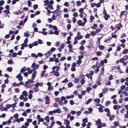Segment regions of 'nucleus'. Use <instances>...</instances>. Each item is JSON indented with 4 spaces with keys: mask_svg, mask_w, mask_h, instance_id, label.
Masks as SVG:
<instances>
[{
    "mask_svg": "<svg viewBox=\"0 0 128 128\" xmlns=\"http://www.w3.org/2000/svg\"><path fill=\"white\" fill-rule=\"evenodd\" d=\"M77 24L79 26H84L85 24V23L82 22V21L80 20H78L77 22Z\"/></svg>",
    "mask_w": 128,
    "mask_h": 128,
    "instance_id": "nucleus-1",
    "label": "nucleus"
},
{
    "mask_svg": "<svg viewBox=\"0 0 128 128\" xmlns=\"http://www.w3.org/2000/svg\"><path fill=\"white\" fill-rule=\"evenodd\" d=\"M32 80V79H28V81H26L24 85L25 86H26V85H27L29 83H33L34 81L33 80Z\"/></svg>",
    "mask_w": 128,
    "mask_h": 128,
    "instance_id": "nucleus-2",
    "label": "nucleus"
},
{
    "mask_svg": "<svg viewBox=\"0 0 128 128\" xmlns=\"http://www.w3.org/2000/svg\"><path fill=\"white\" fill-rule=\"evenodd\" d=\"M127 14V12L126 11H122L120 14L119 15V16L120 18H121L123 15L125 16H126V15Z\"/></svg>",
    "mask_w": 128,
    "mask_h": 128,
    "instance_id": "nucleus-3",
    "label": "nucleus"
},
{
    "mask_svg": "<svg viewBox=\"0 0 128 128\" xmlns=\"http://www.w3.org/2000/svg\"><path fill=\"white\" fill-rule=\"evenodd\" d=\"M37 72L35 70H34V72L32 73V75L31 79L34 80V78L36 77V74L37 73Z\"/></svg>",
    "mask_w": 128,
    "mask_h": 128,
    "instance_id": "nucleus-4",
    "label": "nucleus"
},
{
    "mask_svg": "<svg viewBox=\"0 0 128 128\" xmlns=\"http://www.w3.org/2000/svg\"><path fill=\"white\" fill-rule=\"evenodd\" d=\"M45 99L46 100V101L45 102V104H49L50 103V98L49 96H46L45 97Z\"/></svg>",
    "mask_w": 128,
    "mask_h": 128,
    "instance_id": "nucleus-5",
    "label": "nucleus"
},
{
    "mask_svg": "<svg viewBox=\"0 0 128 128\" xmlns=\"http://www.w3.org/2000/svg\"><path fill=\"white\" fill-rule=\"evenodd\" d=\"M21 73H19L16 76V78H18V80L20 81L22 80L23 79L22 76H21Z\"/></svg>",
    "mask_w": 128,
    "mask_h": 128,
    "instance_id": "nucleus-6",
    "label": "nucleus"
},
{
    "mask_svg": "<svg viewBox=\"0 0 128 128\" xmlns=\"http://www.w3.org/2000/svg\"><path fill=\"white\" fill-rule=\"evenodd\" d=\"M53 111L54 113H57L58 114H60L61 112L60 109L58 108L57 109H55Z\"/></svg>",
    "mask_w": 128,
    "mask_h": 128,
    "instance_id": "nucleus-7",
    "label": "nucleus"
},
{
    "mask_svg": "<svg viewBox=\"0 0 128 128\" xmlns=\"http://www.w3.org/2000/svg\"><path fill=\"white\" fill-rule=\"evenodd\" d=\"M23 11L21 10H19L18 11H16L13 12V14H14L18 15L22 13Z\"/></svg>",
    "mask_w": 128,
    "mask_h": 128,
    "instance_id": "nucleus-8",
    "label": "nucleus"
},
{
    "mask_svg": "<svg viewBox=\"0 0 128 128\" xmlns=\"http://www.w3.org/2000/svg\"><path fill=\"white\" fill-rule=\"evenodd\" d=\"M118 25V26L116 27V29L118 30H119L120 29V27H122V25L121 22H120L118 24H116V25Z\"/></svg>",
    "mask_w": 128,
    "mask_h": 128,
    "instance_id": "nucleus-9",
    "label": "nucleus"
},
{
    "mask_svg": "<svg viewBox=\"0 0 128 128\" xmlns=\"http://www.w3.org/2000/svg\"><path fill=\"white\" fill-rule=\"evenodd\" d=\"M46 70H43L41 71V72L40 74V77L42 78L45 75V72H46Z\"/></svg>",
    "mask_w": 128,
    "mask_h": 128,
    "instance_id": "nucleus-10",
    "label": "nucleus"
},
{
    "mask_svg": "<svg viewBox=\"0 0 128 128\" xmlns=\"http://www.w3.org/2000/svg\"><path fill=\"white\" fill-rule=\"evenodd\" d=\"M104 15V19L106 20H108V18L110 17V15L108 14Z\"/></svg>",
    "mask_w": 128,
    "mask_h": 128,
    "instance_id": "nucleus-11",
    "label": "nucleus"
},
{
    "mask_svg": "<svg viewBox=\"0 0 128 128\" xmlns=\"http://www.w3.org/2000/svg\"><path fill=\"white\" fill-rule=\"evenodd\" d=\"M96 122L98 125L101 124H102L101 120L100 119H98V120L96 121Z\"/></svg>",
    "mask_w": 128,
    "mask_h": 128,
    "instance_id": "nucleus-12",
    "label": "nucleus"
},
{
    "mask_svg": "<svg viewBox=\"0 0 128 128\" xmlns=\"http://www.w3.org/2000/svg\"><path fill=\"white\" fill-rule=\"evenodd\" d=\"M54 75L57 77H58L60 76V74L58 72L55 70L54 72Z\"/></svg>",
    "mask_w": 128,
    "mask_h": 128,
    "instance_id": "nucleus-13",
    "label": "nucleus"
},
{
    "mask_svg": "<svg viewBox=\"0 0 128 128\" xmlns=\"http://www.w3.org/2000/svg\"><path fill=\"white\" fill-rule=\"evenodd\" d=\"M112 36L111 37V38H117V36L116 34H114V32H112Z\"/></svg>",
    "mask_w": 128,
    "mask_h": 128,
    "instance_id": "nucleus-14",
    "label": "nucleus"
},
{
    "mask_svg": "<svg viewBox=\"0 0 128 128\" xmlns=\"http://www.w3.org/2000/svg\"><path fill=\"white\" fill-rule=\"evenodd\" d=\"M64 122H65V124L66 126L69 125L70 124V121L68 120H64Z\"/></svg>",
    "mask_w": 128,
    "mask_h": 128,
    "instance_id": "nucleus-15",
    "label": "nucleus"
},
{
    "mask_svg": "<svg viewBox=\"0 0 128 128\" xmlns=\"http://www.w3.org/2000/svg\"><path fill=\"white\" fill-rule=\"evenodd\" d=\"M128 52V49L125 48L122 51V54H127Z\"/></svg>",
    "mask_w": 128,
    "mask_h": 128,
    "instance_id": "nucleus-16",
    "label": "nucleus"
},
{
    "mask_svg": "<svg viewBox=\"0 0 128 128\" xmlns=\"http://www.w3.org/2000/svg\"><path fill=\"white\" fill-rule=\"evenodd\" d=\"M97 25L95 24H93V26H92L91 27V28H92L95 29L97 27Z\"/></svg>",
    "mask_w": 128,
    "mask_h": 128,
    "instance_id": "nucleus-17",
    "label": "nucleus"
},
{
    "mask_svg": "<svg viewBox=\"0 0 128 128\" xmlns=\"http://www.w3.org/2000/svg\"><path fill=\"white\" fill-rule=\"evenodd\" d=\"M44 119L48 123L49 122V117L48 116H46L45 117Z\"/></svg>",
    "mask_w": 128,
    "mask_h": 128,
    "instance_id": "nucleus-18",
    "label": "nucleus"
},
{
    "mask_svg": "<svg viewBox=\"0 0 128 128\" xmlns=\"http://www.w3.org/2000/svg\"><path fill=\"white\" fill-rule=\"evenodd\" d=\"M102 36L101 38L100 37V38H97L98 43H97V44L99 45L100 44V40L102 38Z\"/></svg>",
    "mask_w": 128,
    "mask_h": 128,
    "instance_id": "nucleus-19",
    "label": "nucleus"
},
{
    "mask_svg": "<svg viewBox=\"0 0 128 128\" xmlns=\"http://www.w3.org/2000/svg\"><path fill=\"white\" fill-rule=\"evenodd\" d=\"M90 74H86V77H87L88 79H90L91 80H92V76H90Z\"/></svg>",
    "mask_w": 128,
    "mask_h": 128,
    "instance_id": "nucleus-20",
    "label": "nucleus"
},
{
    "mask_svg": "<svg viewBox=\"0 0 128 128\" xmlns=\"http://www.w3.org/2000/svg\"><path fill=\"white\" fill-rule=\"evenodd\" d=\"M76 5L77 6H81L82 4L80 2V1H77L76 2Z\"/></svg>",
    "mask_w": 128,
    "mask_h": 128,
    "instance_id": "nucleus-21",
    "label": "nucleus"
},
{
    "mask_svg": "<svg viewBox=\"0 0 128 128\" xmlns=\"http://www.w3.org/2000/svg\"><path fill=\"white\" fill-rule=\"evenodd\" d=\"M94 101L97 103H99L100 102V100L99 98H96L94 100Z\"/></svg>",
    "mask_w": 128,
    "mask_h": 128,
    "instance_id": "nucleus-22",
    "label": "nucleus"
},
{
    "mask_svg": "<svg viewBox=\"0 0 128 128\" xmlns=\"http://www.w3.org/2000/svg\"><path fill=\"white\" fill-rule=\"evenodd\" d=\"M92 100V98L88 99L86 103V104H89L91 102Z\"/></svg>",
    "mask_w": 128,
    "mask_h": 128,
    "instance_id": "nucleus-23",
    "label": "nucleus"
},
{
    "mask_svg": "<svg viewBox=\"0 0 128 128\" xmlns=\"http://www.w3.org/2000/svg\"><path fill=\"white\" fill-rule=\"evenodd\" d=\"M12 70V67H8L6 68V70L9 72H11Z\"/></svg>",
    "mask_w": 128,
    "mask_h": 128,
    "instance_id": "nucleus-24",
    "label": "nucleus"
},
{
    "mask_svg": "<svg viewBox=\"0 0 128 128\" xmlns=\"http://www.w3.org/2000/svg\"><path fill=\"white\" fill-rule=\"evenodd\" d=\"M114 115H112V116L111 115L110 116V118H109L110 120V121H112V120H113V119L114 118Z\"/></svg>",
    "mask_w": 128,
    "mask_h": 128,
    "instance_id": "nucleus-25",
    "label": "nucleus"
},
{
    "mask_svg": "<svg viewBox=\"0 0 128 128\" xmlns=\"http://www.w3.org/2000/svg\"><path fill=\"white\" fill-rule=\"evenodd\" d=\"M99 49L100 50H103L104 49V46L103 45H100L99 46Z\"/></svg>",
    "mask_w": 128,
    "mask_h": 128,
    "instance_id": "nucleus-26",
    "label": "nucleus"
},
{
    "mask_svg": "<svg viewBox=\"0 0 128 128\" xmlns=\"http://www.w3.org/2000/svg\"><path fill=\"white\" fill-rule=\"evenodd\" d=\"M19 85L18 83L16 84L15 82H14L12 84V86H18Z\"/></svg>",
    "mask_w": 128,
    "mask_h": 128,
    "instance_id": "nucleus-27",
    "label": "nucleus"
},
{
    "mask_svg": "<svg viewBox=\"0 0 128 128\" xmlns=\"http://www.w3.org/2000/svg\"><path fill=\"white\" fill-rule=\"evenodd\" d=\"M48 7L49 8L50 10H54V8H53V6L52 5H50V4H48Z\"/></svg>",
    "mask_w": 128,
    "mask_h": 128,
    "instance_id": "nucleus-28",
    "label": "nucleus"
},
{
    "mask_svg": "<svg viewBox=\"0 0 128 128\" xmlns=\"http://www.w3.org/2000/svg\"><path fill=\"white\" fill-rule=\"evenodd\" d=\"M88 118H84L82 120V122L84 123H86L88 122Z\"/></svg>",
    "mask_w": 128,
    "mask_h": 128,
    "instance_id": "nucleus-29",
    "label": "nucleus"
},
{
    "mask_svg": "<svg viewBox=\"0 0 128 128\" xmlns=\"http://www.w3.org/2000/svg\"><path fill=\"white\" fill-rule=\"evenodd\" d=\"M97 84L98 86L102 84V82H100V79H99L97 80Z\"/></svg>",
    "mask_w": 128,
    "mask_h": 128,
    "instance_id": "nucleus-30",
    "label": "nucleus"
},
{
    "mask_svg": "<svg viewBox=\"0 0 128 128\" xmlns=\"http://www.w3.org/2000/svg\"><path fill=\"white\" fill-rule=\"evenodd\" d=\"M26 68L25 67H24L20 70V72L21 73H23V72H25L26 70L25 68Z\"/></svg>",
    "mask_w": 128,
    "mask_h": 128,
    "instance_id": "nucleus-31",
    "label": "nucleus"
},
{
    "mask_svg": "<svg viewBox=\"0 0 128 128\" xmlns=\"http://www.w3.org/2000/svg\"><path fill=\"white\" fill-rule=\"evenodd\" d=\"M6 108L7 109L11 107V104H6Z\"/></svg>",
    "mask_w": 128,
    "mask_h": 128,
    "instance_id": "nucleus-32",
    "label": "nucleus"
},
{
    "mask_svg": "<svg viewBox=\"0 0 128 128\" xmlns=\"http://www.w3.org/2000/svg\"><path fill=\"white\" fill-rule=\"evenodd\" d=\"M33 86L32 84H30L28 85H26V87L29 88H30L32 86Z\"/></svg>",
    "mask_w": 128,
    "mask_h": 128,
    "instance_id": "nucleus-33",
    "label": "nucleus"
},
{
    "mask_svg": "<svg viewBox=\"0 0 128 128\" xmlns=\"http://www.w3.org/2000/svg\"><path fill=\"white\" fill-rule=\"evenodd\" d=\"M34 92H37L38 91L39 88L34 87Z\"/></svg>",
    "mask_w": 128,
    "mask_h": 128,
    "instance_id": "nucleus-34",
    "label": "nucleus"
},
{
    "mask_svg": "<svg viewBox=\"0 0 128 128\" xmlns=\"http://www.w3.org/2000/svg\"><path fill=\"white\" fill-rule=\"evenodd\" d=\"M96 67L97 68H99L100 66V64H99V62H96Z\"/></svg>",
    "mask_w": 128,
    "mask_h": 128,
    "instance_id": "nucleus-35",
    "label": "nucleus"
},
{
    "mask_svg": "<svg viewBox=\"0 0 128 128\" xmlns=\"http://www.w3.org/2000/svg\"><path fill=\"white\" fill-rule=\"evenodd\" d=\"M110 104V102L109 101H107L105 103V105L106 106H108Z\"/></svg>",
    "mask_w": 128,
    "mask_h": 128,
    "instance_id": "nucleus-36",
    "label": "nucleus"
},
{
    "mask_svg": "<svg viewBox=\"0 0 128 128\" xmlns=\"http://www.w3.org/2000/svg\"><path fill=\"white\" fill-rule=\"evenodd\" d=\"M86 41L85 40H82L80 42V44H82V45H83L86 43Z\"/></svg>",
    "mask_w": 128,
    "mask_h": 128,
    "instance_id": "nucleus-37",
    "label": "nucleus"
},
{
    "mask_svg": "<svg viewBox=\"0 0 128 128\" xmlns=\"http://www.w3.org/2000/svg\"><path fill=\"white\" fill-rule=\"evenodd\" d=\"M68 88H70L73 86V84L71 82H70L68 84Z\"/></svg>",
    "mask_w": 128,
    "mask_h": 128,
    "instance_id": "nucleus-38",
    "label": "nucleus"
},
{
    "mask_svg": "<svg viewBox=\"0 0 128 128\" xmlns=\"http://www.w3.org/2000/svg\"><path fill=\"white\" fill-rule=\"evenodd\" d=\"M24 36H26L27 37H28L30 36V34L26 32H25L24 33Z\"/></svg>",
    "mask_w": 128,
    "mask_h": 128,
    "instance_id": "nucleus-39",
    "label": "nucleus"
},
{
    "mask_svg": "<svg viewBox=\"0 0 128 128\" xmlns=\"http://www.w3.org/2000/svg\"><path fill=\"white\" fill-rule=\"evenodd\" d=\"M60 44V42L59 41H57L56 43H55V45L56 46L58 47L59 46V44Z\"/></svg>",
    "mask_w": 128,
    "mask_h": 128,
    "instance_id": "nucleus-40",
    "label": "nucleus"
},
{
    "mask_svg": "<svg viewBox=\"0 0 128 128\" xmlns=\"http://www.w3.org/2000/svg\"><path fill=\"white\" fill-rule=\"evenodd\" d=\"M31 56L32 57H34L36 58H37L38 56L37 55L34 53H32L31 54Z\"/></svg>",
    "mask_w": 128,
    "mask_h": 128,
    "instance_id": "nucleus-41",
    "label": "nucleus"
},
{
    "mask_svg": "<svg viewBox=\"0 0 128 128\" xmlns=\"http://www.w3.org/2000/svg\"><path fill=\"white\" fill-rule=\"evenodd\" d=\"M101 54L102 52L100 51H98L96 52V55L98 56H100L101 55Z\"/></svg>",
    "mask_w": 128,
    "mask_h": 128,
    "instance_id": "nucleus-42",
    "label": "nucleus"
},
{
    "mask_svg": "<svg viewBox=\"0 0 128 128\" xmlns=\"http://www.w3.org/2000/svg\"><path fill=\"white\" fill-rule=\"evenodd\" d=\"M113 124L115 126H118V123L117 121H115L113 123Z\"/></svg>",
    "mask_w": 128,
    "mask_h": 128,
    "instance_id": "nucleus-43",
    "label": "nucleus"
},
{
    "mask_svg": "<svg viewBox=\"0 0 128 128\" xmlns=\"http://www.w3.org/2000/svg\"><path fill=\"white\" fill-rule=\"evenodd\" d=\"M96 34V32L94 31H92L90 33V34L92 36H95Z\"/></svg>",
    "mask_w": 128,
    "mask_h": 128,
    "instance_id": "nucleus-44",
    "label": "nucleus"
},
{
    "mask_svg": "<svg viewBox=\"0 0 128 128\" xmlns=\"http://www.w3.org/2000/svg\"><path fill=\"white\" fill-rule=\"evenodd\" d=\"M98 110L100 112H104V110L102 108L100 107L98 108Z\"/></svg>",
    "mask_w": 128,
    "mask_h": 128,
    "instance_id": "nucleus-45",
    "label": "nucleus"
},
{
    "mask_svg": "<svg viewBox=\"0 0 128 128\" xmlns=\"http://www.w3.org/2000/svg\"><path fill=\"white\" fill-rule=\"evenodd\" d=\"M79 81V79L77 78H74V81L75 83H77Z\"/></svg>",
    "mask_w": 128,
    "mask_h": 128,
    "instance_id": "nucleus-46",
    "label": "nucleus"
},
{
    "mask_svg": "<svg viewBox=\"0 0 128 128\" xmlns=\"http://www.w3.org/2000/svg\"><path fill=\"white\" fill-rule=\"evenodd\" d=\"M44 119L42 118H40L38 120V122H44Z\"/></svg>",
    "mask_w": 128,
    "mask_h": 128,
    "instance_id": "nucleus-47",
    "label": "nucleus"
},
{
    "mask_svg": "<svg viewBox=\"0 0 128 128\" xmlns=\"http://www.w3.org/2000/svg\"><path fill=\"white\" fill-rule=\"evenodd\" d=\"M82 62V61L81 60H78L76 62V64H78V66H79L81 64Z\"/></svg>",
    "mask_w": 128,
    "mask_h": 128,
    "instance_id": "nucleus-48",
    "label": "nucleus"
},
{
    "mask_svg": "<svg viewBox=\"0 0 128 128\" xmlns=\"http://www.w3.org/2000/svg\"><path fill=\"white\" fill-rule=\"evenodd\" d=\"M94 72L93 71L90 70L89 74H90V76H92L94 74Z\"/></svg>",
    "mask_w": 128,
    "mask_h": 128,
    "instance_id": "nucleus-49",
    "label": "nucleus"
},
{
    "mask_svg": "<svg viewBox=\"0 0 128 128\" xmlns=\"http://www.w3.org/2000/svg\"><path fill=\"white\" fill-rule=\"evenodd\" d=\"M13 62V61L12 60H9L7 62V63L9 64H11Z\"/></svg>",
    "mask_w": 128,
    "mask_h": 128,
    "instance_id": "nucleus-50",
    "label": "nucleus"
},
{
    "mask_svg": "<svg viewBox=\"0 0 128 128\" xmlns=\"http://www.w3.org/2000/svg\"><path fill=\"white\" fill-rule=\"evenodd\" d=\"M85 82V81L84 80V79H82L80 81V82L81 83V84H84Z\"/></svg>",
    "mask_w": 128,
    "mask_h": 128,
    "instance_id": "nucleus-51",
    "label": "nucleus"
},
{
    "mask_svg": "<svg viewBox=\"0 0 128 128\" xmlns=\"http://www.w3.org/2000/svg\"><path fill=\"white\" fill-rule=\"evenodd\" d=\"M22 94L24 96H27V95L26 93V92L25 91H24L23 92H22Z\"/></svg>",
    "mask_w": 128,
    "mask_h": 128,
    "instance_id": "nucleus-52",
    "label": "nucleus"
},
{
    "mask_svg": "<svg viewBox=\"0 0 128 128\" xmlns=\"http://www.w3.org/2000/svg\"><path fill=\"white\" fill-rule=\"evenodd\" d=\"M49 0H45L43 2H44L46 4V5H48L49 4Z\"/></svg>",
    "mask_w": 128,
    "mask_h": 128,
    "instance_id": "nucleus-53",
    "label": "nucleus"
},
{
    "mask_svg": "<svg viewBox=\"0 0 128 128\" xmlns=\"http://www.w3.org/2000/svg\"><path fill=\"white\" fill-rule=\"evenodd\" d=\"M101 5V4H100V3L98 2L96 4V6L97 8H99L100 6Z\"/></svg>",
    "mask_w": 128,
    "mask_h": 128,
    "instance_id": "nucleus-54",
    "label": "nucleus"
},
{
    "mask_svg": "<svg viewBox=\"0 0 128 128\" xmlns=\"http://www.w3.org/2000/svg\"><path fill=\"white\" fill-rule=\"evenodd\" d=\"M4 3V1L2 0L0 1V6H2Z\"/></svg>",
    "mask_w": 128,
    "mask_h": 128,
    "instance_id": "nucleus-55",
    "label": "nucleus"
},
{
    "mask_svg": "<svg viewBox=\"0 0 128 128\" xmlns=\"http://www.w3.org/2000/svg\"><path fill=\"white\" fill-rule=\"evenodd\" d=\"M66 58L65 56L62 57L60 59V61H62L65 60L66 59Z\"/></svg>",
    "mask_w": 128,
    "mask_h": 128,
    "instance_id": "nucleus-56",
    "label": "nucleus"
},
{
    "mask_svg": "<svg viewBox=\"0 0 128 128\" xmlns=\"http://www.w3.org/2000/svg\"><path fill=\"white\" fill-rule=\"evenodd\" d=\"M108 89L107 88H104L103 89V90H102L103 92L104 93H105L108 90Z\"/></svg>",
    "mask_w": 128,
    "mask_h": 128,
    "instance_id": "nucleus-57",
    "label": "nucleus"
},
{
    "mask_svg": "<svg viewBox=\"0 0 128 128\" xmlns=\"http://www.w3.org/2000/svg\"><path fill=\"white\" fill-rule=\"evenodd\" d=\"M72 21L74 23L76 21V20L74 17H73L72 19Z\"/></svg>",
    "mask_w": 128,
    "mask_h": 128,
    "instance_id": "nucleus-58",
    "label": "nucleus"
},
{
    "mask_svg": "<svg viewBox=\"0 0 128 128\" xmlns=\"http://www.w3.org/2000/svg\"><path fill=\"white\" fill-rule=\"evenodd\" d=\"M79 12L80 13H83L84 12V9L82 8H80L79 10Z\"/></svg>",
    "mask_w": 128,
    "mask_h": 128,
    "instance_id": "nucleus-59",
    "label": "nucleus"
},
{
    "mask_svg": "<svg viewBox=\"0 0 128 128\" xmlns=\"http://www.w3.org/2000/svg\"><path fill=\"white\" fill-rule=\"evenodd\" d=\"M84 76L82 75H80L79 76V78H81L82 79H84Z\"/></svg>",
    "mask_w": 128,
    "mask_h": 128,
    "instance_id": "nucleus-60",
    "label": "nucleus"
},
{
    "mask_svg": "<svg viewBox=\"0 0 128 128\" xmlns=\"http://www.w3.org/2000/svg\"><path fill=\"white\" fill-rule=\"evenodd\" d=\"M92 90V88L90 87H87L86 89V91L87 92H89Z\"/></svg>",
    "mask_w": 128,
    "mask_h": 128,
    "instance_id": "nucleus-61",
    "label": "nucleus"
},
{
    "mask_svg": "<svg viewBox=\"0 0 128 128\" xmlns=\"http://www.w3.org/2000/svg\"><path fill=\"white\" fill-rule=\"evenodd\" d=\"M28 6H31L32 2L30 0H28Z\"/></svg>",
    "mask_w": 128,
    "mask_h": 128,
    "instance_id": "nucleus-62",
    "label": "nucleus"
},
{
    "mask_svg": "<svg viewBox=\"0 0 128 128\" xmlns=\"http://www.w3.org/2000/svg\"><path fill=\"white\" fill-rule=\"evenodd\" d=\"M73 15L74 16V17H76L78 16V14L76 12H74L73 14Z\"/></svg>",
    "mask_w": 128,
    "mask_h": 128,
    "instance_id": "nucleus-63",
    "label": "nucleus"
},
{
    "mask_svg": "<svg viewBox=\"0 0 128 128\" xmlns=\"http://www.w3.org/2000/svg\"><path fill=\"white\" fill-rule=\"evenodd\" d=\"M59 93V92L58 91H55L54 92V94L56 96H57Z\"/></svg>",
    "mask_w": 128,
    "mask_h": 128,
    "instance_id": "nucleus-64",
    "label": "nucleus"
}]
</instances>
